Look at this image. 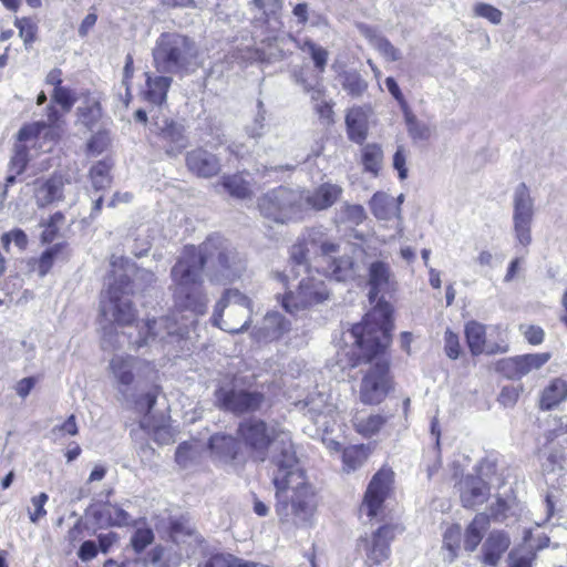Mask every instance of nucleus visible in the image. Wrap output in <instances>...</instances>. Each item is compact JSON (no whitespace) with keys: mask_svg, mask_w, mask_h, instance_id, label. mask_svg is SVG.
<instances>
[{"mask_svg":"<svg viewBox=\"0 0 567 567\" xmlns=\"http://www.w3.org/2000/svg\"><path fill=\"white\" fill-rule=\"evenodd\" d=\"M347 133L350 141L362 144L368 135V113L361 106H353L346 114Z\"/></svg>","mask_w":567,"mask_h":567,"instance_id":"nucleus-25","label":"nucleus"},{"mask_svg":"<svg viewBox=\"0 0 567 567\" xmlns=\"http://www.w3.org/2000/svg\"><path fill=\"white\" fill-rule=\"evenodd\" d=\"M237 434L251 455L261 462L266 460L269 445L274 444L272 483L278 519L287 526L311 527L318 506L316 493L296 456L290 433L251 417L239 423Z\"/></svg>","mask_w":567,"mask_h":567,"instance_id":"nucleus-1","label":"nucleus"},{"mask_svg":"<svg viewBox=\"0 0 567 567\" xmlns=\"http://www.w3.org/2000/svg\"><path fill=\"white\" fill-rule=\"evenodd\" d=\"M99 551V547L95 542L93 540H85L78 551V556L83 561H89L96 557Z\"/></svg>","mask_w":567,"mask_h":567,"instance_id":"nucleus-63","label":"nucleus"},{"mask_svg":"<svg viewBox=\"0 0 567 567\" xmlns=\"http://www.w3.org/2000/svg\"><path fill=\"white\" fill-rule=\"evenodd\" d=\"M444 343L446 355L452 360L457 359L461 353V346L457 334L447 329L444 336Z\"/></svg>","mask_w":567,"mask_h":567,"instance_id":"nucleus-58","label":"nucleus"},{"mask_svg":"<svg viewBox=\"0 0 567 567\" xmlns=\"http://www.w3.org/2000/svg\"><path fill=\"white\" fill-rule=\"evenodd\" d=\"M511 546L509 536L502 530H493L482 546L483 563L496 567Z\"/></svg>","mask_w":567,"mask_h":567,"instance_id":"nucleus-22","label":"nucleus"},{"mask_svg":"<svg viewBox=\"0 0 567 567\" xmlns=\"http://www.w3.org/2000/svg\"><path fill=\"white\" fill-rule=\"evenodd\" d=\"M535 558L536 553L533 549H514L508 555L511 567H532Z\"/></svg>","mask_w":567,"mask_h":567,"instance_id":"nucleus-47","label":"nucleus"},{"mask_svg":"<svg viewBox=\"0 0 567 567\" xmlns=\"http://www.w3.org/2000/svg\"><path fill=\"white\" fill-rule=\"evenodd\" d=\"M231 563V554L213 553L205 557V559L198 564V567H230Z\"/></svg>","mask_w":567,"mask_h":567,"instance_id":"nucleus-55","label":"nucleus"},{"mask_svg":"<svg viewBox=\"0 0 567 567\" xmlns=\"http://www.w3.org/2000/svg\"><path fill=\"white\" fill-rule=\"evenodd\" d=\"M392 475L390 470H380L372 477L361 505V513L370 518L377 516L390 491Z\"/></svg>","mask_w":567,"mask_h":567,"instance_id":"nucleus-15","label":"nucleus"},{"mask_svg":"<svg viewBox=\"0 0 567 567\" xmlns=\"http://www.w3.org/2000/svg\"><path fill=\"white\" fill-rule=\"evenodd\" d=\"M68 179L61 175H54L47 181H37L34 197L38 206L44 207L51 203L60 202L64 198L63 188Z\"/></svg>","mask_w":567,"mask_h":567,"instance_id":"nucleus-20","label":"nucleus"},{"mask_svg":"<svg viewBox=\"0 0 567 567\" xmlns=\"http://www.w3.org/2000/svg\"><path fill=\"white\" fill-rule=\"evenodd\" d=\"M369 447L365 445H351L343 450L342 462L343 470L347 472L355 471L367 461Z\"/></svg>","mask_w":567,"mask_h":567,"instance_id":"nucleus-37","label":"nucleus"},{"mask_svg":"<svg viewBox=\"0 0 567 567\" xmlns=\"http://www.w3.org/2000/svg\"><path fill=\"white\" fill-rule=\"evenodd\" d=\"M11 241H13L14 245L22 250L28 245V237L22 229L17 228L11 231L4 233L1 237L2 246L7 251L9 250Z\"/></svg>","mask_w":567,"mask_h":567,"instance_id":"nucleus-53","label":"nucleus"},{"mask_svg":"<svg viewBox=\"0 0 567 567\" xmlns=\"http://www.w3.org/2000/svg\"><path fill=\"white\" fill-rule=\"evenodd\" d=\"M567 399V381L561 378H555L543 390L539 406L544 411H549Z\"/></svg>","mask_w":567,"mask_h":567,"instance_id":"nucleus-29","label":"nucleus"},{"mask_svg":"<svg viewBox=\"0 0 567 567\" xmlns=\"http://www.w3.org/2000/svg\"><path fill=\"white\" fill-rule=\"evenodd\" d=\"M474 12L476 16L485 18L486 20L494 24L501 23L503 17L501 10L487 3L476 4L474 8Z\"/></svg>","mask_w":567,"mask_h":567,"instance_id":"nucleus-56","label":"nucleus"},{"mask_svg":"<svg viewBox=\"0 0 567 567\" xmlns=\"http://www.w3.org/2000/svg\"><path fill=\"white\" fill-rule=\"evenodd\" d=\"M112 164L107 161H101L93 165L90 169V177L92 186L96 190H102L111 185V171Z\"/></svg>","mask_w":567,"mask_h":567,"instance_id":"nucleus-41","label":"nucleus"},{"mask_svg":"<svg viewBox=\"0 0 567 567\" xmlns=\"http://www.w3.org/2000/svg\"><path fill=\"white\" fill-rule=\"evenodd\" d=\"M95 523L100 527L126 526L131 523V515L116 504L105 503L92 513Z\"/></svg>","mask_w":567,"mask_h":567,"instance_id":"nucleus-24","label":"nucleus"},{"mask_svg":"<svg viewBox=\"0 0 567 567\" xmlns=\"http://www.w3.org/2000/svg\"><path fill=\"white\" fill-rule=\"evenodd\" d=\"M257 114L250 125L247 126V134L250 137L259 138L264 135L265 132V121H266V110L264 109V103L258 101L257 103Z\"/></svg>","mask_w":567,"mask_h":567,"instance_id":"nucleus-51","label":"nucleus"},{"mask_svg":"<svg viewBox=\"0 0 567 567\" xmlns=\"http://www.w3.org/2000/svg\"><path fill=\"white\" fill-rule=\"evenodd\" d=\"M394 278L389 264L374 261L369 267V298L374 302L380 292H388L394 287Z\"/></svg>","mask_w":567,"mask_h":567,"instance_id":"nucleus-19","label":"nucleus"},{"mask_svg":"<svg viewBox=\"0 0 567 567\" xmlns=\"http://www.w3.org/2000/svg\"><path fill=\"white\" fill-rule=\"evenodd\" d=\"M403 115L408 134L413 142L427 141L431 137V127L426 123L420 121L409 107L403 110Z\"/></svg>","mask_w":567,"mask_h":567,"instance_id":"nucleus-34","label":"nucleus"},{"mask_svg":"<svg viewBox=\"0 0 567 567\" xmlns=\"http://www.w3.org/2000/svg\"><path fill=\"white\" fill-rule=\"evenodd\" d=\"M109 370L117 390V399L126 403L130 402L128 390L135 378L151 380L155 374L153 364L132 355H114L109 363Z\"/></svg>","mask_w":567,"mask_h":567,"instance_id":"nucleus-9","label":"nucleus"},{"mask_svg":"<svg viewBox=\"0 0 567 567\" xmlns=\"http://www.w3.org/2000/svg\"><path fill=\"white\" fill-rule=\"evenodd\" d=\"M489 519L485 514H477L468 525L465 533L464 548L474 551L483 538V533L488 528Z\"/></svg>","mask_w":567,"mask_h":567,"instance_id":"nucleus-32","label":"nucleus"},{"mask_svg":"<svg viewBox=\"0 0 567 567\" xmlns=\"http://www.w3.org/2000/svg\"><path fill=\"white\" fill-rule=\"evenodd\" d=\"M35 383H37L35 377H28V378L21 379L20 381L17 382V384L14 386L16 393L20 398L25 399L30 394L32 389L34 388Z\"/></svg>","mask_w":567,"mask_h":567,"instance_id":"nucleus-64","label":"nucleus"},{"mask_svg":"<svg viewBox=\"0 0 567 567\" xmlns=\"http://www.w3.org/2000/svg\"><path fill=\"white\" fill-rule=\"evenodd\" d=\"M370 208L374 217L379 220L401 218V208L395 204L394 197L386 193H375L370 200Z\"/></svg>","mask_w":567,"mask_h":567,"instance_id":"nucleus-27","label":"nucleus"},{"mask_svg":"<svg viewBox=\"0 0 567 567\" xmlns=\"http://www.w3.org/2000/svg\"><path fill=\"white\" fill-rule=\"evenodd\" d=\"M252 311V302L246 295L227 289L215 307L212 321L226 332L240 333L248 329Z\"/></svg>","mask_w":567,"mask_h":567,"instance_id":"nucleus-7","label":"nucleus"},{"mask_svg":"<svg viewBox=\"0 0 567 567\" xmlns=\"http://www.w3.org/2000/svg\"><path fill=\"white\" fill-rule=\"evenodd\" d=\"M150 131L157 138L159 147L171 157L179 155L188 146L185 126L179 121L153 115Z\"/></svg>","mask_w":567,"mask_h":567,"instance_id":"nucleus-11","label":"nucleus"},{"mask_svg":"<svg viewBox=\"0 0 567 567\" xmlns=\"http://www.w3.org/2000/svg\"><path fill=\"white\" fill-rule=\"evenodd\" d=\"M187 168L198 177L209 178L220 172L219 158L204 148H196L186 155Z\"/></svg>","mask_w":567,"mask_h":567,"instance_id":"nucleus-18","label":"nucleus"},{"mask_svg":"<svg viewBox=\"0 0 567 567\" xmlns=\"http://www.w3.org/2000/svg\"><path fill=\"white\" fill-rule=\"evenodd\" d=\"M355 431L365 436L370 437L377 434L381 427L385 424L386 419L381 414L361 415L357 413L352 420Z\"/></svg>","mask_w":567,"mask_h":567,"instance_id":"nucleus-33","label":"nucleus"},{"mask_svg":"<svg viewBox=\"0 0 567 567\" xmlns=\"http://www.w3.org/2000/svg\"><path fill=\"white\" fill-rule=\"evenodd\" d=\"M202 445L197 441L181 443L175 453V461L181 467H189L197 463L200 456Z\"/></svg>","mask_w":567,"mask_h":567,"instance_id":"nucleus-36","label":"nucleus"},{"mask_svg":"<svg viewBox=\"0 0 567 567\" xmlns=\"http://www.w3.org/2000/svg\"><path fill=\"white\" fill-rule=\"evenodd\" d=\"M154 539L151 528H137L131 537V545L136 553L144 550Z\"/></svg>","mask_w":567,"mask_h":567,"instance_id":"nucleus-52","label":"nucleus"},{"mask_svg":"<svg viewBox=\"0 0 567 567\" xmlns=\"http://www.w3.org/2000/svg\"><path fill=\"white\" fill-rule=\"evenodd\" d=\"M551 358L549 352L528 353L502 359L495 370L511 380H519L533 371L542 369Z\"/></svg>","mask_w":567,"mask_h":567,"instance_id":"nucleus-14","label":"nucleus"},{"mask_svg":"<svg viewBox=\"0 0 567 567\" xmlns=\"http://www.w3.org/2000/svg\"><path fill=\"white\" fill-rule=\"evenodd\" d=\"M513 228L515 237L523 246L532 243V225L535 215L534 198L525 183H519L513 192Z\"/></svg>","mask_w":567,"mask_h":567,"instance_id":"nucleus-12","label":"nucleus"},{"mask_svg":"<svg viewBox=\"0 0 567 567\" xmlns=\"http://www.w3.org/2000/svg\"><path fill=\"white\" fill-rule=\"evenodd\" d=\"M343 90H346L352 96H361L368 89V83L357 72H348L344 74Z\"/></svg>","mask_w":567,"mask_h":567,"instance_id":"nucleus-43","label":"nucleus"},{"mask_svg":"<svg viewBox=\"0 0 567 567\" xmlns=\"http://www.w3.org/2000/svg\"><path fill=\"white\" fill-rule=\"evenodd\" d=\"M392 329V307L380 298L363 321L346 334L358 347L359 361L369 363L360 385V400L364 404L381 403L391 389L385 349L391 342Z\"/></svg>","mask_w":567,"mask_h":567,"instance_id":"nucleus-4","label":"nucleus"},{"mask_svg":"<svg viewBox=\"0 0 567 567\" xmlns=\"http://www.w3.org/2000/svg\"><path fill=\"white\" fill-rule=\"evenodd\" d=\"M370 44L389 62L399 61L402 58L401 51L395 48L386 38L377 32L367 31Z\"/></svg>","mask_w":567,"mask_h":567,"instance_id":"nucleus-35","label":"nucleus"},{"mask_svg":"<svg viewBox=\"0 0 567 567\" xmlns=\"http://www.w3.org/2000/svg\"><path fill=\"white\" fill-rule=\"evenodd\" d=\"M132 287L126 275H120L113 282H109L106 296L101 300V315L111 326L104 328L103 347L141 348L151 340L165 341L167 338H182L187 332V323L178 322L175 317H162L146 321L143 326H133L136 311L133 308L130 295Z\"/></svg>","mask_w":567,"mask_h":567,"instance_id":"nucleus-3","label":"nucleus"},{"mask_svg":"<svg viewBox=\"0 0 567 567\" xmlns=\"http://www.w3.org/2000/svg\"><path fill=\"white\" fill-rule=\"evenodd\" d=\"M48 499L49 496L45 493H40L39 495L33 496L31 498L33 511H29V518L33 524H37L41 518H43L47 515L44 505L47 504Z\"/></svg>","mask_w":567,"mask_h":567,"instance_id":"nucleus-54","label":"nucleus"},{"mask_svg":"<svg viewBox=\"0 0 567 567\" xmlns=\"http://www.w3.org/2000/svg\"><path fill=\"white\" fill-rule=\"evenodd\" d=\"M330 291L324 281L315 278H302L295 290L287 291L281 305L285 310L291 315H298L301 311L310 310L328 300Z\"/></svg>","mask_w":567,"mask_h":567,"instance_id":"nucleus-10","label":"nucleus"},{"mask_svg":"<svg viewBox=\"0 0 567 567\" xmlns=\"http://www.w3.org/2000/svg\"><path fill=\"white\" fill-rule=\"evenodd\" d=\"M520 330L524 333L526 340L530 344H540L544 341L545 332L538 326H520Z\"/></svg>","mask_w":567,"mask_h":567,"instance_id":"nucleus-61","label":"nucleus"},{"mask_svg":"<svg viewBox=\"0 0 567 567\" xmlns=\"http://www.w3.org/2000/svg\"><path fill=\"white\" fill-rule=\"evenodd\" d=\"M460 492L463 506L473 508L487 499L489 487L481 477L466 476L461 482Z\"/></svg>","mask_w":567,"mask_h":567,"instance_id":"nucleus-21","label":"nucleus"},{"mask_svg":"<svg viewBox=\"0 0 567 567\" xmlns=\"http://www.w3.org/2000/svg\"><path fill=\"white\" fill-rule=\"evenodd\" d=\"M341 194L342 188L330 183L322 184L311 194L309 192H303L305 210L308 208L317 210L326 209L332 206Z\"/></svg>","mask_w":567,"mask_h":567,"instance_id":"nucleus-23","label":"nucleus"},{"mask_svg":"<svg viewBox=\"0 0 567 567\" xmlns=\"http://www.w3.org/2000/svg\"><path fill=\"white\" fill-rule=\"evenodd\" d=\"M183 554H177L173 547L157 548L153 553V561L157 563L163 560L166 567H177L181 564Z\"/></svg>","mask_w":567,"mask_h":567,"instance_id":"nucleus-49","label":"nucleus"},{"mask_svg":"<svg viewBox=\"0 0 567 567\" xmlns=\"http://www.w3.org/2000/svg\"><path fill=\"white\" fill-rule=\"evenodd\" d=\"M195 42L179 33H163L153 49V63L157 72L173 74L186 69L196 58Z\"/></svg>","mask_w":567,"mask_h":567,"instance_id":"nucleus-6","label":"nucleus"},{"mask_svg":"<svg viewBox=\"0 0 567 567\" xmlns=\"http://www.w3.org/2000/svg\"><path fill=\"white\" fill-rule=\"evenodd\" d=\"M384 83H385V86H386L388 91L390 92V94L400 104L402 111L405 110L406 107H409L406 100H405L404 95L402 94L401 89L399 87L396 81L393 78L389 76L385 79Z\"/></svg>","mask_w":567,"mask_h":567,"instance_id":"nucleus-62","label":"nucleus"},{"mask_svg":"<svg viewBox=\"0 0 567 567\" xmlns=\"http://www.w3.org/2000/svg\"><path fill=\"white\" fill-rule=\"evenodd\" d=\"M290 260L308 271L311 262L321 268L327 277L344 281L352 277L353 261L340 254V245L332 241L321 227L307 229L291 246Z\"/></svg>","mask_w":567,"mask_h":567,"instance_id":"nucleus-5","label":"nucleus"},{"mask_svg":"<svg viewBox=\"0 0 567 567\" xmlns=\"http://www.w3.org/2000/svg\"><path fill=\"white\" fill-rule=\"evenodd\" d=\"M396 532H401L396 525H384L373 533L371 540L361 539L364 545L367 560L371 565H380L390 556V543L394 539Z\"/></svg>","mask_w":567,"mask_h":567,"instance_id":"nucleus-16","label":"nucleus"},{"mask_svg":"<svg viewBox=\"0 0 567 567\" xmlns=\"http://www.w3.org/2000/svg\"><path fill=\"white\" fill-rule=\"evenodd\" d=\"M258 209L266 219L277 224L298 219L305 210L303 190L274 188L258 198Z\"/></svg>","mask_w":567,"mask_h":567,"instance_id":"nucleus-8","label":"nucleus"},{"mask_svg":"<svg viewBox=\"0 0 567 567\" xmlns=\"http://www.w3.org/2000/svg\"><path fill=\"white\" fill-rule=\"evenodd\" d=\"M244 257L219 235L209 236L198 247L186 246L171 270L175 305L195 315L206 311L203 274L213 284L226 285L245 271Z\"/></svg>","mask_w":567,"mask_h":567,"instance_id":"nucleus-2","label":"nucleus"},{"mask_svg":"<svg viewBox=\"0 0 567 567\" xmlns=\"http://www.w3.org/2000/svg\"><path fill=\"white\" fill-rule=\"evenodd\" d=\"M289 330V322L279 312H268L257 333L259 339L275 340Z\"/></svg>","mask_w":567,"mask_h":567,"instance_id":"nucleus-30","label":"nucleus"},{"mask_svg":"<svg viewBox=\"0 0 567 567\" xmlns=\"http://www.w3.org/2000/svg\"><path fill=\"white\" fill-rule=\"evenodd\" d=\"M155 403H156V395L154 393L148 392V393L144 394L143 396H141L135 402V410L140 414H143L142 417L147 416L150 421H153L152 416H151V412H152V409L154 408Z\"/></svg>","mask_w":567,"mask_h":567,"instance_id":"nucleus-59","label":"nucleus"},{"mask_svg":"<svg viewBox=\"0 0 567 567\" xmlns=\"http://www.w3.org/2000/svg\"><path fill=\"white\" fill-rule=\"evenodd\" d=\"M343 213H344V216H346L344 218L348 221L353 223L355 225L362 223L363 219L365 218L364 209L360 205L346 204L343 206Z\"/></svg>","mask_w":567,"mask_h":567,"instance_id":"nucleus-60","label":"nucleus"},{"mask_svg":"<svg viewBox=\"0 0 567 567\" xmlns=\"http://www.w3.org/2000/svg\"><path fill=\"white\" fill-rule=\"evenodd\" d=\"M302 408L313 422H317L319 416L332 411V405L328 403L327 396L323 393L309 395L302 403Z\"/></svg>","mask_w":567,"mask_h":567,"instance_id":"nucleus-38","label":"nucleus"},{"mask_svg":"<svg viewBox=\"0 0 567 567\" xmlns=\"http://www.w3.org/2000/svg\"><path fill=\"white\" fill-rule=\"evenodd\" d=\"M311 102L313 103V109L320 120L330 124L333 122V110L332 102L326 99L324 90H316L312 92Z\"/></svg>","mask_w":567,"mask_h":567,"instance_id":"nucleus-42","label":"nucleus"},{"mask_svg":"<svg viewBox=\"0 0 567 567\" xmlns=\"http://www.w3.org/2000/svg\"><path fill=\"white\" fill-rule=\"evenodd\" d=\"M215 398L219 408L236 414L256 411L264 402L261 393L233 386H220Z\"/></svg>","mask_w":567,"mask_h":567,"instance_id":"nucleus-13","label":"nucleus"},{"mask_svg":"<svg viewBox=\"0 0 567 567\" xmlns=\"http://www.w3.org/2000/svg\"><path fill=\"white\" fill-rule=\"evenodd\" d=\"M383 152L377 144H368L362 150V164L364 169L377 176L381 168Z\"/></svg>","mask_w":567,"mask_h":567,"instance_id":"nucleus-40","label":"nucleus"},{"mask_svg":"<svg viewBox=\"0 0 567 567\" xmlns=\"http://www.w3.org/2000/svg\"><path fill=\"white\" fill-rule=\"evenodd\" d=\"M61 250H62V245L56 244L42 252L41 257L37 261L38 262V271L41 277H44L50 271V269L52 268V266L54 264L55 258L58 257V255L60 254Z\"/></svg>","mask_w":567,"mask_h":567,"instance_id":"nucleus-45","label":"nucleus"},{"mask_svg":"<svg viewBox=\"0 0 567 567\" xmlns=\"http://www.w3.org/2000/svg\"><path fill=\"white\" fill-rule=\"evenodd\" d=\"M221 185L233 197L244 199L251 196L249 183L239 174L223 176Z\"/></svg>","mask_w":567,"mask_h":567,"instance_id":"nucleus-39","label":"nucleus"},{"mask_svg":"<svg viewBox=\"0 0 567 567\" xmlns=\"http://www.w3.org/2000/svg\"><path fill=\"white\" fill-rule=\"evenodd\" d=\"M140 425L144 430L152 431L154 433V439L162 444H167L172 441L169 430L165 426L155 424L153 421H150L147 416L140 420Z\"/></svg>","mask_w":567,"mask_h":567,"instance_id":"nucleus-48","label":"nucleus"},{"mask_svg":"<svg viewBox=\"0 0 567 567\" xmlns=\"http://www.w3.org/2000/svg\"><path fill=\"white\" fill-rule=\"evenodd\" d=\"M47 127L48 124L44 122H35L30 125H25L19 131L18 140L20 142H28L33 138H38Z\"/></svg>","mask_w":567,"mask_h":567,"instance_id":"nucleus-57","label":"nucleus"},{"mask_svg":"<svg viewBox=\"0 0 567 567\" xmlns=\"http://www.w3.org/2000/svg\"><path fill=\"white\" fill-rule=\"evenodd\" d=\"M287 55L285 39L274 38L264 41L260 48L256 49V59L260 62L281 61Z\"/></svg>","mask_w":567,"mask_h":567,"instance_id":"nucleus-31","label":"nucleus"},{"mask_svg":"<svg viewBox=\"0 0 567 567\" xmlns=\"http://www.w3.org/2000/svg\"><path fill=\"white\" fill-rule=\"evenodd\" d=\"M14 25L19 30V35L24 44H30L35 40L37 24L29 18H17Z\"/></svg>","mask_w":567,"mask_h":567,"instance_id":"nucleus-50","label":"nucleus"},{"mask_svg":"<svg viewBox=\"0 0 567 567\" xmlns=\"http://www.w3.org/2000/svg\"><path fill=\"white\" fill-rule=\"evenodd\" d=\"M146 89L143 93L144 99L157 106L166 103L167 92L172 84V78L168 75H153L151 72H145Z\"/></svg>","mask_w":567,"mask_h":567,"instance_id":"nucleus-26","label":"nucleus"},{"mask_svg":"<svg viewBox=\"0 0 567 567\" xmlns=\"http://www.w3.org/2000/svg\"><path fill=\"white\" fill-rule=\"evenodd\" d=\"M209 450L212 455L220 462L233 461L238 453V443L227 434H215L209 440Z\"/></svg>","mask_w":567,"mask_h":567,"instance_id":"nucleus-28","label":"nucleus"},{"mask_svg":"<svg viewBox=\"0 0 567 567\" xmlns=\"http://www.w3.org/2000/svg\"><path fill=\"white\" fill-rule=\"evenodd\" d=\"M52 99L65 113L71 111L76 101L74 92L65 86L54 87Z\"/></svg>","mask_w":567,"mask_h":567,"instance_id":"nucleus-46","label":"nucleus"},{"mask_svg":"<svg viewBox=\"0 0 567 567\" xmlns=\"http://www.w3.org/2000/svg\"><path fill=\"white\" fill-rule=\"evenodd\" d=\"M79 121L89 130H92L101 116L99 103L93 102L78 109Z\"/></svg>","mask_w":567,"mask_h":567,"instance_id":"nucleus-44","label":"nucleus"},{"mask_svg":"<svg viewBox=\"0 0 567 567\" xmlns=\"http://www.w3.org/2000/svg\"><path fill=\"white\" fill-rule=\"evenodd\" d=\"M464 333L466 343L472 355L480 354H496L505 353L508 350V346L499 344L494 342H487L486 340V326L472 320L465 324Z\"/></svg>","mask_w":567,"mask_h":567,"instance_id":"nucleus-17","label":"nucleus"}]
</instances>
